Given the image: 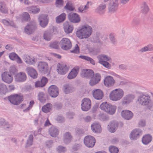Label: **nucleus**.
Wrapping results in <instances>:
<instances>
[{
    "instance_id": "1",
    "label": "nucleus",
    "mask_w": 153,
    "mask_h": 153,
    "mask_svg": "<svg viewBox=\"0 0 153 153\" xmlns=\"http://www.w3.org/2000/svg\"><path fill=\"white\" fill-rule=\"evenodd\" d=\"M136 95L137 98L136 101L137 104L145 105H153V100L148 93L136 91Z\"/></svg>"
},
{
    "instance_id": "2",
    "label": "nucleus",
    "mask_w": 153,
    "mask_h": 153,
    "mask_svg": "<svg viewBox=\"0 0 153 153\" xmlns=\"http://www.w3.org/2000/svg\"><path fill=\"white\" fill-rule=\"evenodd\" d=\"M93 31L91 27L88 25H83L76 32L77 36L80 39H87L91 35Z\"/></svg>"
},
{
    "instance_id": "3",
    "label": "nucleus",
    "mask_w": 153,
    "mask_h": 153,
    "mask_svg": "<svg viewBox=\"0 0 153 153\" xmlns=\"http://www.w3.org/2000/svg\"><path fill=\"white\" fill-rule=\"evenodd\" d=\"M124 94V92L122 89H116L111 92L109 98L113 101H119L123 97Z\"/></svg>"
},
{
    "instance_id": "4",
    "label": "nucleus",
    "mask_w": 153,
    "mask_h": 153,
    "mask_svg": "<svg viewBox=\"0 0 153 153\" xmlns=\"http://www.w3.org/2000/svg\"><path fill=\"white\" fill-rule=\"evenodd\" d=\"M8 99L12 104L18 105L21 103L23 100V97L22 95L15 94L9 96Z\"/></svg>"
},
{
    "instance_id": "5",
    "label": "nucleus",
    "mask_w": 153,
    "mask_h": 153,
    "mask_svg": "<svg viewBox=\"0 0 153 153\" xmlns=\"http://www.w3.org/2000/svg\"><path fill=\"white\" fill-rule=\"evenodd\" d=\"M59 44L61 48L65 50L70 49L72 47L70 40L67 38H63L60 41Z\"/></svg>"
},
{
    "instance_id": "6",
    "label": "nucleus",
    "mask_w": 153,
    "mask_h": 153,
    "mask_svg": "<svg viewBox=\"0 0 153 153\" xmlns=\"http://www.w3.org/2000/svg\"><path fill=\"white\" fill-rule=\"evenodd\" d=\"M84 142L85 145L87 147L92 148L94 146L96 140L93 137L88 135L84 138Z\"/></svg>"
},
{
    "instance_id": "7",
    "label": "nucleus",
    "mask_w": 153,
    "mask_h": 153,
    "mask_svg": "<svg viewBox=\"0 0 153 153\" xmlns=\"http://www.w3.org/2000/svg\"><path fill=\"white\" fill-rule=\"evenodd\" d=\"M69 70V67L65 64L63 63H59L57 65V71L58 73L61 75L66 74Z\"/></svg>"
},
{
    "instance_id": "8",
    "label": "nucleus",
    "mask_w": 153,
    "mask_h": 153,
    "mask_svg": "<svg viewBox=\"0 0 153 153\" xmlns=\"http://www.w3.org/2000/svg\"><path fill=\"white\" fill-rule=\"evenodd\" d=\"M36 28V23L34 21L29 22L25 28V32L27 34L32 33Z\"/></svg>"
},
{
    "instance_id": "9",
    "label": "nucleus",
    "mask_w": 153,
    "mask_h": 153,
    "mask_svg": "<svg viewBox=\"0 0 153 153\" xmlns=\"http://www.w3.org/2000/svg\"><path fill=\"white\" fill-rule=\"evenodd\" d=\"M37 67L38 70L41 73L45 74L48 72V64L46 62H39Z\"/></svg>"
},
{
    "instance_id": "10",
    "label": "nucleus",
    "mask_w": 153,
    "mask_h": 153,
    "mask_svg": "<svg viewBox=\"0 0 153 153\" xmlns=\"http://www.w3.org/2000/svg\"><path fill=\"white\" fill-rule=\"evenodd\" d=\"M101 79V75L98 73L94 74L91 77L89 81V84L90 85L93 86L97 84L100 80Z\"/></svg>"
},
{
    "instance_id": "11",
    "label": "nucleus",
    "mask_w": 153,
    "mask_h": 153,
    "mask_svg": "<svg viewBox=\"0 0 153 153\" xmlns=\"http://www.w3.org/2000/svg\"><path fill=\"white\" fill-rule=\"evenodd\" d=\"M56 32V30L53 28L45 31L43 36L44 39L46 41H50L51 39L52 36Z\"/></svg>"
},
{
    "instance_id": "12",
    "label": "nucleus",
    "mask_w": 153,
    "mask_h": 153,
    "mask_svg": "<svg viewBox=\"0 0 153 153\" xmlns=\"http://www.w3.org/2000/svg\"><path fill=\"white\" fill-rule=\"evenodd\" d=\"M80 74L82 77L89 79L93 75L94 71L90 69H84L82 70Z\"/></svg>"
},
{
    "instance_id": "13",
    "label": "nucleus",
    "mask_w": 153,
    "mask_h": 153,
    "mask_svg": "<svg viewBox=\"0 0 153 153\" xmlns=\"http://www.w3.org/2000/svg\"><path fill=\"white\" fill-rule=\"evenodd\" d=\"M38 20L39 25L41 27L44 28L47 26L48 22L47 15L44 14L41 15L39 17Z\"/></svg>"
},
{
    "instance_id": "14",
    "label": "nucleus",
    "mask_w": 153,
    "mask_h": 153,
    "mask_svg": "<svg viewBox=\"0 0 153 153\" xmlns=\"http://www.w3.org/2000/svg\"><path fill=\"white\" fill-rule=\"evenodd\" d=\"M115 82L113 77L110 76H107L104 80V83L105 85L108 87L113 86Z\"/></svg>"
},
{
    "instance_id": "15",
    "label": "nucleus",
    "mask_w": 153,
    "mask_h": 153,
    "mask_svg": "<svg viewBox=\"0 0 153 153\" xmlns=\"http://www.w3.org/2000/svg\"><path fill=\"white\" fill-rule=\"evenodd\" d=\"M48 93L52 97H56L59 94V90L57 87L55 85H52L48 89Z\"/></svg>"
},
{
    "instance_id": "16",
    "label": "nucleus",
    "mask_w": 153,
    "mask_h": 153,
    "mask_svg": "<svg viewBox=\"0 0 153 153\" xmlns=\"http://www.w3.org/2000/svg\"><path fill=\"white\" fill-rule=\"evenodd\" d=\"M69 20L73 23H78L80 21V18L79 15L77 13H71L68 15Z\"/></svg>"
},
{
    "instance_id": "17",
    "label": "nucleus",
    "mask_w": 153,
    "mask_h": 153,
    "mask_svg": "<svg viewBox=\"0 0 153 153\" xmlns=\"http://www.w3.org/2000/svg\"><path fill=\"white\" fill-rule=\"evenodd\" d=\"M118 5V0H112L110 2L108 7L110 12L114 13L117 11Z\"/></svg>"
},
{
    "instance_id": "18",
    "label": "nucleus",
    "mask_w": 153,
    "mask_h": 153,
    "mask_svg": "<svg viewBox=\"0 0 153 153\" xmlns=\"http://www.w3.org/2000/svg\"><path fill=\"white\" fill-rule=\"evenodd\" d=\"M27 79V76L25 73L21 72L15 75L14 79L18 82H22L25 81Z\"/></svg>"
},
{
    "instance_id": "19",
    "label": "nucleus",
    "mask_w": 153,
    "mask_h": 153,
    "mask_svg": "<svg viewBox=\"0 0 153 153\" xmlns=\"http://www.w3.org/2000/svg\"><path fill=\"white\" fill-rule=\"evenodd\" d=\"M100 108L101 110L112 114L114 113L116 107L115 106H100Z\"/></svg>"
},
{
    "instance_id": "20",
    "label": "nucleus",
    "mask_w": 153,
    "mask_h": 153,
    "mask_svg": "<svg viewBox=\"0 0 153 153\" xmlns=\"http://www.w3.org/2000/svg\"><path fill=\"white\" fill-rule=\"evenodd\" d=\"M134 98L133 95L130 94L126 95L121 100V103L123 105L129 104L132 101Z\"/></svg>"
},
{
    "instance_id": "21",
    "label": "nucleus",
    "mask_w": 153,
    "mask_h": 153,
    "mask_svg": "<svg viewBox=\"0 0 153 153\" xmlns=\"http://www.w3.org/2000/svg\"><path fill=\"white\" fill-rule=\"evenodd\" d=\"M141 131L139 129H134L131 132L130 138L132 140H136L141 134Z\"/></svg>"
},
{
    "instance_id": "22",
    "label": "nucleus",
    "mask_w": 153,
    "mask_h": 153,
    "mask_svg": "<svg viewBox=\"0 0 153 153\" xmlns=\"http://www.w3.org/2000/svg\"><path fill=\"white\" fill-rule=\"evenodd\" d=\"M92 95L94 98L97 100H101L103 97V92L100 89L93 90Z\"/></svg>"
},
{
    "instance_id": "23",
    "label": "nucleus",
    "mask_w": 153,
    "mask_h": 153,
    "mask_svg": "<svg viewBox=\"0 0 153 153\" xmlns=\"http://www.w3.org/2000/svg\"><path fill=\"white\" fill-rule=\"evenodd\" d=\"M1 76L2 80L7 83H11L13 79L12 76L7 72L3 73Z\"/></svg>"
},
{
    "instance_id": "24",
    "label": "nucleus",
    "mask_w": 153,
    "mask_h": 153,
    "mask_svg": "<svg viewBox=\"0 0 153 153\" xmlns=\"http://www.w3.org/2000/svg\"><path fill=\"white\" fill-rule=\"evenodd\" d=\"M26 71L27 74L32 78L35 79L37 77L38 74L33 68L27 67L26 69Z\"/></svg>"
},
{
    "instance_id": "25",
    "label": "nucleus",
    "mask_w": 153,
    "mask_h": 153,
    "mask_svg": "<svg viewBox=\"0 0 153 153\" xmlns=\"http://www.w3.org/2000/svg\"><path fill=\"white\" fill-rule=\"evenodd\" d=\"M122 117L127 120H129L132 117L133 114L130 111L127 110L123 111L121 112Z\"/></svg>"
},
{
    "instance_id": "26",
    "label": "nucleus",
    "mask_w": 153,
    "mask_h": 153,
    "mask_svg": "<svg viewBox=\"0 0 153 153\" xmlns=\"http://www.w3.org/2000/svg\"><path fill=\"white\" fill-rule=\"evenodd\" d=\"M78 68H74L69 73L67 76L68 79H71L75 78L77 76L79 72Z\"/></svg>"
},
{
    "instance_id": "27",
    "label": "nucleus",
    "mask_w": 153,
    "mask_h": 153,
    "mask_svg": "<svg viewBox=\"0 0 153 153\" xmlns=\"http://www.w3.org/2000/svg\"><path fill=\"white\" fill-rule=\"evenodd\" d=\"M118 126V123L115 121H112L109 123L108 125V128L109 131L111 132H114L117 129Z\"/></svg>"
},
{
    "instance_id": "28",
    "label": "nucleus",
    "mask_w": 153,
    "mask_h": 153,
    "mask_svg": "<svg viewBox=\"0 0 153 153\" xmlns=\"http://www.w3.org/2000/svg\"><path fill=\"white\" fill-rule=\"evenodd\" d=\"M63 28L65 32L67 34L71 33L73 30V27L68 22H65L63 24Z\"/></svg>"
},
{
    "instance_id": "29",
    "label": "nucleus",
    "mask_w": 153,
    "mask_h": 153,
    "mask_svg": "<svg viewBox=\"0 0 153 153\" xmlns=\"http://www.w3.org/2000/svg\"><path fill=\"white\" fill-rule=\"evenodd\" d=\"M49 133L53 137H56L59 134V130L55 126H52L49 129Z\"/></svg>"
},
{
    "instance_id": "30",
    "label": "nucleus",
    "mask_w": 153,
    "mask_h": 153,
    "mask_svg": "<svg viewBox=\"0 0 153 153\" xmlns=\"http://www.w3.org/2000/svg\"><path fill=\"white\" fill-rule=\"evenodd\" d=\"M92 131L96 133H100L101 131L100 125L97 123H94L91 126Z\"/></svg>"
},
{
    "instance_id": "31",
    "label": "nucleus",
    "mask_w": 153,
    "mask_h": 153,
    "mask_svg": "<svg viewBox=\"0 0 153 153\" xmlns=\"http://www.w3.org/2000/svg\"><path fill=\"white\" fill-rule=\"evenodd\" d=\"M63 90L66 94H68L74 91L75 89L71 85L68 84L64 85Z\"/></svg>"
},
{
    "instance_id": "32",
    "label": "nucleus",
    "mask_w": 153,
    "mask_h": 153,
    "mask_svg": "<svg viewBox=\"0 0 153 153\" xmlns=\"http://www.w3.org/2000/svg\"><path fill=\"white\" fill-rule=\"evenodd\" d=\"M140 9L141 12L143 14H147L149 10V8L148 5L144 2L142 3Z\"/></svg>"
},
{
    "instance_id": "33",
    "label": "nucleus",
    "mask_w": 153,
    "mask_h": 153,
    "mask_svg": "<svg viewBox=\"0 0 153 153\" xmlns=\"http://www.w3.org/2000/svg\"><path fill=\"white\" fill-rule=\"evenodd\" d=\"M72 137L69 132L65 133L63 135V141L65 143H70L72 140Z\"/></svg>"
},
{
    "instance_id": "34",
    "label": "nucleus",
    "mask_w": 153,
    "mask_h": 153,
    "mask_svg": "<svg viewBox=\"0 0 153 153\" xmlns=\"http://www.w3.org/2000/svg\"><path fill=\"white\" fill-rule=\"evenodd\" d=\"M0 125L6 129H10L12 128V126L2 118L0 119Z\"/></svg>"
},
{
    "instance_id": "35",
    "label": "nucleus",
    "mask_w": 153,
    "mask_h": 153,
    "mask_svg": "<svg viewBox=\"0 0 153 153\" xmlns=\"http://www.w3.org/2000/svg\"><path fill=\"white\" fill-rule=\"evenodd\" d=\"M99 63L105 61H109L111 59L110 57L106 55L102 54L99 55L97 56Z\"/></svg>"
},
{
    "instance_id": "36",
    "label": "nucleus",
    "mask_w": 153,
    "mask_h": 153,
    "mask_svg": "<svg viewBox=\"0 0 153 153\" xmlns=\"http://www.w3.org/2000/svg\"><path fill=\"white\" fill-rule=\"evenodd\" d=\"M27 10L30 13H31L33 14L38 13L40 10L39 8L37 7L36 6H34L27 7Z\"/></svg>"
},
{
    "instance_id": "37",
    "label": "nucleus",
    "mask_w": 153,
    "mask_h": 153,
    "mask_svg": "<svg viewBox=\"0 0 153 153\" xmlns=\"http://www.w3.org/2000/svg\"><path fill=\"white\" fill-rule=\"evenodd\" d=\"M152 140V137L150 134H148L143 136L142 139L143 143L146 145L150 143Z\"/></svg>"
},
{
    "instance_id": "38",
    "label": "nucleus",
    "mask_w": 153,
    "mask_h": 153,
    "mask_svg": "<svg viewBox=\"0 0 153 153\" xmlns=\"http://www.w3.org/2000/svg\"><path fill=\"white\" fill-rule=\"evenodd\" d=\"M106 7V4H102L100 5L96 10V12L100 15L103 14L105 12V9Z\"/></svg>"
},
{
    "instance_id": "39",
    "label": "nucleus",
    "mask_w": 153,
    "mask_h": 153,
    "mask_svg": "<svg viewBox=\"0 0 153 153\" xmlns=\"http://www.w3.org/2000/svg\"><path fill=\"white\" fill-rule=\"evenodd\" d=\"M66 14L63 13L58 16L56 18V22L58 23H60L65 20L66 19Z\"/></svg>"
},
{
    "instance_id": "40",
    "label": "nucleus",
    "mask_w": 153,
    "mask_h": 153,
    "mask_svg": "<svg viewBox=\"0 0 153 153\" xmlns=\"http://www.w3.org/2000/svg\"><path fill=\"white\" fill-rule=\"evenodd\" d=\"M0 11L4 13L8 12V9L5 4L3 2H0Z\"/></svg>"
},
{
    "instance_id": "41",
    "label": "nucleus",
    "mask_w": 153,
    "mask_h": 153,
    "mask_svg": "<svg viewBox=\"0 0 153 153\" xmlns=\"http://www.w3.org/2000/svg\"><path fill=\"white\" fill-rule=\"evenodd\" d=\"M7 91L6 86L4 83H0V94L3 95L5 94Z\"/></svg>"
},
{
    "instance_id": "42",
    "label": "nucleus",
    "mask_w": 153,
    "mask_h": 153,
    "mask_svg": "<svg viewBox=\"0 0 153 153\" xmlns=\"http://www.w3.org/2000/svg\"><path fill=\"white\" fill-rule=\"evenodd\" d=\"M96 35L94 36L93 38L92 41L94 42L102 44V42L100 39L99 37L100 36V33L99 32H97L96 34Z\"/></svg>"
},
{
    "instance_id": "43",
    "label": "nucleus",
    "mask_w": 153,
    "mask_h": 153,
    "mask_svg": "<svg viewBox=\"0 0 153 153\" xmlns=\"http://www.w3.org/2000/svg\"><path fill=\"white\" fill-rule=\"evenodd\" d=\"M109 39L111 43L115 45L117 44V41L115 38V35L114 33H111L109 36Z\"/></svg>"
},
{
    "instance_id": "44",
    "label": "nucleus",
    "mask_w": 153,
    "mask_h": 153,
    "mask_svg": "<svg viewBox=\"0 0 153 153\" xmlns=\"http://www.w3.org/2000/svg\"><path fill=\"white\" fill-rule=\"evenodd\" d=\"M79 57L82 59H85L90 62L92 64L94 65L95 62L94 60L91 58L85 56H80Z\"/></svg>"
},
{
    "instance_id": "45",
    "label": "nucleus",
    "mask_w": 153,
    "mask_h": 153,
    "mask_svg": "<svg viewBox=\"0 0 153 153\" xmlns=\"http://www.w3.org/2000/svg\"><path fill=\"white\" fill-rule=\"evenodd\" d=\"M21 18L23 21H28L30 20V16L27 12H25L22 14Z\"/></svg>"
},
{
    "instance_id": "46",
    "label": "nucleus",
    "mask_w": 153,
    "mask_h": 153,
    "mask_svg": "<svg viewBox=\"0 0 153 153\" xmlns=\"http://www.w3.org/2000/svg\"><path fill=\"white\" fill-rule=\"evenodd\" d=\"M90 100L88 98H83L82 100L81 105H91Z\"/></svg>"
},
{
    "instance_id": "47",
    "label": "nucleus",
    "mask_w": 153,
    "mask_h": 153,
    "mask_svg": "<svg viewBox=\"0 0 153 153\" xmlns=\"http://www.w3.org/2000/svg\"><path fill=\"white\" fill-rule=\"evenodd\" d=\"M3 23L7 26L10 25L13 27L15 25L13 21L8 20L7 19H3L2 20Z\"/></svg>"
},
{
    "instance_id": "48",
    "label": "nucleus",
    "mask_w": 153,
    "mask_h": 153,
    "mask_svg": "<svg viewBox=\"0 0 153 153\" xmlns=\"http://www.w3.org/2000/svg\"><path fill=\"white\" fill-rule=\"evenodd\" d=\"M64 7L65 9L70 11H73L74 9L72 3L71 2L67 3Z\"/></svg>"
},
{
    "instance_id": "49",
    "label": "nucleus",
    "mask_w": 153,
    "mask_h": 153,
    "mask_svg": "<svg viewBox=\"0 0 153 153\" xmlns=\"http://www.w3.org/2000/svg\"><path fill=\"white\" fill-rule=\"evenodd\" d=\"M52 108L51 106H43L42 108V111L45 113H47L51 111Z\"/></svg>"
},
{
    "instance_id": "50",
    "label": "nucleus",
    "mask_w": 153,
    "mask_h": 153,
    "mask_svg": "<svg viewBox=\"0 0 153 153\" xmlns=\"http://www.w3.org/2000/svg\"><path fill=\"white\" fill-rule=\"evenodd\" d=\"M33 138V135L32 134H30L29 136L27 142V146H30L32 144Z\"/></svg>"
},
{
    "instance_id": "51",
    "label": "nucleus",
    "mask_w": 153,
    "mask_h": 153,
    "mask_svg": "<svg viewBox=\"0 0 153 153\" xmlns=\"http://www.w3.org/2000/svg\"><path fill=\"white\" fill-rule=\"evenodd\" d=\"M109 149L111 153H117L119 151L117 148L113 146H110Z\"/></svg>"
},
{
    "instance_id": "52",
    "label": "nucleus",
    "mask_w": 153,
    "mask_h": 153,
    "mask_svg": "<svg viewBox=\"0 0 153 153\" xmlns=\"http://www.w3.org/2000/svg\"><path fill=\"white\" fill-rule=\"evenodd\" d=\"M9 58L12 60H15L18 57V55L15 53H11L9 55Z\"/></svg>"
},
{
    "instance_id": "53",
    "label": "nucleus",
    "mask_w": 153,
    "mask_h": 153,
    "mask_svg": "<svg viewBox=\"0 0 153 153\" xmlns=\"http://www.w3.org/2000/svg\"><path fill=\"white\" fill-rule=\"evenodd\" d=\"M57 149L58 152L59 153H62L66 150V149L65 147L61 146H59L57 148Z\"/></svg>"
},
{
    "instance_id": "54",
    "label": "nucleus",
    "mask_w": 153,
    "mask_h": 153,
    "mask_svg": "<svg viewBox=\"0 0 153 153\" xmlns=\"http://www.w3.org/2000/svg\"><path fill=\"white\" fill-rule=\"evenodd\" d=\"M100 63L108 69H110L111 67V65L107 61H105Z\"/></svg>"
},
{
    "instance_id": "55",
    "label": "nucleus",
    "mask_w": 153,
    "mask_h": 153,
    "mask_svg": "<svg viewBox=\"0 0 153 153\" xmlns=\"http://www.w3.org/2000/svg\"><path fill=\"white\" fill-rule=\"evenodd\" d=\"M99 119L102 121H105L108 120V118L104 114H99Z\"/></svg>"
},
{
    "instance_id": "56",
    "label": "nucleus",
    "mask_w": 153,
    "mask_h": 153,
    "mask_svg": "<svg viewBox=\"0 0 153 153\" xmlns=\"http://www.w3.org/2000/svg\"><path fill=\"white\" fill-rule=\"evenodd\" d=\"M26 106H20V108L23 109V111L26 112L31 109L32 106H28V107H26Z\"/></svg>"
},
{
    "instance_id": "57",
    "label": "nucleus",
    "mask_w": 153,
    "mask_h": 153,
    "mask_svg": "<svg viewBox=\"0 0 153 153\" xmlns=\"http://www.w3.org/2000/svg\"><path fill=\"white\" fill-rule=\"evenodd\" d=\"M50 47L52 48L57 49L59 48L58 43L57 42H54L51 43Z\"/></svg>"
},
{
    "instance_id": "58",
    "label": "nucleus",
    "mask_w": 153,
    "mask_h": 153,
    "mask_svg": "<svg viewBox=\"0 0 153 153\" xmlns=\"http://www.w3.org/2000/svg\"><path fill=\"white\" fill-rule=\"evenodd\" d=\"M76 135L79 137H81L84 133L83 131L81 129L78 128L76 131Z\"/></svg>"
},
{
    "instance_id": "59",
    "label": "nucleus",
    "mask_w": 153,
    "mask_h": 153,
    "mask_svg": "<svg viewBox=\"0 0 153 153\" xmlns=\"http://www.w3.org/2000/svg\"><path fill=\"white\" fill-rule=\"evenodd\" d=\"M56 6L58 7L62 6L63 5V0H56Z\"/></svg>"
},
{
    "instance_id": "60",
    "label": "nucleus",
    "mask_w": 153,
    "mask_h": 153,
    "mask_svg": "<svg viewBox=\"0 0 153 153\" xmlns=\"http://www.w3.org/2000/svg\"><path fill=\"white\" fill-rule=\"evenodd\" d=\"M71 52L74 53H77L79 52V48L77 44L75 45L74 48L71 51Z\"/></svg>"
},
{
    "instance_id": "61",
    "label": "nucleus",
    "mask_w": 153,
    "mask_h": 153,
    "mask_svg": "<svg viewBox=\"0 0 153 153\" xmlns=\"http://www.w3.org/2000/svg\"><path fill=\"white\" fill-rule=\"evenodd\" d=\"M56 120L59 123H61L65 121L64 118L62 116H58L56 119Z\"/></svg>"
},
{
    "instance_id": "62",
    "label": "nucleus",
    "mask_w": 153,
    "mask_h": 153,
    "mask_svg": "<svg viewBox=\"0 0 153 153\" xmlns=\"http://www.w3.org/2000/svg\"><path fill=\"white\" fill-rule=\"evenodd\" d=\"M138 124L139 126L141 127H143L146 125V122L145 120H141L138 123Z\"/></svg>"
},
{
    "instance_id": "63",
    "label": "nucleus",
    "mask_w": 153,
    "mask_h": 153,
    "mask_svg": "<svg viewBox=\"0 0 153 153\" xmlns=\"http://www.w3.org/2000/svg\"><path fill=\"white\" fill-rule=\"evenodd\" d=\"M40 81L42 83V86H44L45 85L47 82V79L46 78L43 77L42 78Z\"/></svg>"
},
{
    "instance_id": "64",
    "label": "nucleus",
    "mask_w": 153,
    "mask_h": 153,
    "mask_svg": "<svg viewBox=\"0 0 153 153\" xmlns=\"http://www.w3.org/2000/svg\"><path fill=\"white\" fill-rule=\"evenodd\" d=\"M91 106H81V109L83 111H87L91 108Z\"/></svg>"
}]
</instances>
